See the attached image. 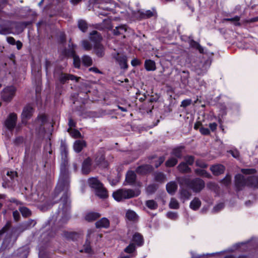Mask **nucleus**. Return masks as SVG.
Masks as SVG:
<instances>
[{
	"label": "nucleus",
	"instance_id": "f257e3e1",
	"mask_svg": "<svg viewBox=\"0 0 258 258\" xmlns=\"http://www.w3.org/2000/svg\"><path fill=\"white\" fill-rule=\"evenodd\" d=\"M69 167L68 158H61L60 165L59 177L55 187L53 197V199H55L61 192H63V195L60 200L62 203L61 209L64 213L68 212L70 205L69 200L70 193L69 192L70 173Z\"/></svg>",
	"mask_w": 258,
	"mask_h": 258
},
{
	"label": "nucleus",
	"instance_id": "f03ea898",
	"mask_svg": "<svg viewBox=\"0 0 258 258\" xmlns=\"http://www.w3.org/2000/svg\"><path fill=\"white\" fill-rule=\"evenodd\" d=\"M141 191L139 189L121 188L114 191L112 197L115 201L120 202L125 199L138 197Z\"/></svg>",
	"mask_w": 258,
	"mask_h": 258
},
{
	"label": "nucleus",
	"instance_id": "7ed1b4c3",
	"mask_svg": "<svg viewBox=\"0 0 258 258\" xmlns=\"http://www.w3.org/2000/svg\"><path fill=\"white\" fill-rule=\"evenodd\" d=\"M54 77L57 79L61 84L67 83L69 80L78 81V79L72 74L63 73L60 67H56L53 73Z\"/></svg>",
	"mask_w": 258,
	"mask_h": 258
},
{
	"label": "nucleus",
	"instance_id": "20e7f679",
	"mask_svg": "<svg viewBox=\"0 0 258 258\" xmlns=\"http://www.w3.org/2000/svg\"><path fill=\"white\" fill-rule=\"evenodd\" d=\"M47 122V116L45 114H39L34 122L36 132L39 135H44L45 133L44 125Z\"/></svg>",
	"mask_w": 258,
	"mask_h": 258
},
{
	"label": "nucleus",
	"instance_id": "39448f33",
	"mask_svg": "<svg viewBox=\"0 0 258 258\" xmlns=\"http://www.w3.org/2000/svg\"><path fill=\"white\" fill-rule=\"evenodd\" d=\"M186 184L195 192H200L205 186L204 181L200 178L188 180Z\"/></svg>",
	"mask_w": 258,
	"mask_h": 258
},
{
	"label": "nucleus",
	"instance_id": "423d86ee",
	"mask_svg": "<svg viewBox=\"0 0 258 258\" xmlns=\"http://www.w3.org/2000/svg\"><path fill=\"white\" fill-rule=\"evenodd\" d=\"M11 226V222H7L6 225L0 230V240L5 234V238L3 241V244L8 246L11 241L12 238V233H9L8 231L10 229Z\"/></svg>",
	"mask_w": 258,
	"mask_h": 258
},
{
	"label": "nucleus",
	"instance_id": "0eeeda50",
	"mask_svg": "<svg viewBox=\"0 0 258 258\" xmlns=\"http://www.w3.org/2000/svg\"><path fill=\"white\" fill-rule=\"evenodd\" d=\"M34 110L35 109L31 104H27L23 108L21 115L22 123L25 124L27 123L28 120L32 116Z\"/></svg>",
	"mask_w": 258,
	"mask_h": 258
},
{
	"label": "nucleus",
	"instance_id": "6e6552de",
	"mask_svg": "<svg viewBox=\"0 0 258 258\" xmlns=\"http://www.w3.org/2000/svg\"><path fill=\"white\" fill-rule=\"evenodd\" d=\"M16 88L14 86H9L5 88L2 92V97L5 101H10L15 95Z\"/></svg>",
	"mask_w": 258,
	"mask_h": 258
},
{
	"label": "nucleus",
	"instance_id": "1a4fd4ad",
	"mask_svg": "<svg viewBox=\"0 0 258 258\" xmlns=\"http://www.w3.org/2000/svg\"><path fill=\"white\" fill-rule=\"evenodd\" d=\"M17 120V115L15 113H11L5 121V125L9 131H12L15 127Z\"/></svg>",
	"mask_w": 258,
	"mask_h": 258
},
{
	"label": "nucleus",
	"instance_id": "9d476101",
	"mask_svg": "<svg viewBox=\"0 0 258 258\" xmlns=\"http://www.w3.org/2000/svg\"><path fill=\"white\" fill-rule=\"evenodd\" d=\"M113 58L119 64L121 69H127L128 65L127 64V56L125 55L116 53L114 54Z\"/></svg>",
	"mask_w": 258,
	"mask_h": 258
},
{
	"label": "nucleus",
	"instance_id": "9b49d317",
	"mask_svg": "<svg viewBox=\"0 0 258 258\" xmlns=\"http://www.w3.org/2000/svg\"><path fill=\"white\" fill-rule=\"evenodd\" d=\"M235 185L237 191H240L247 185L246 178L240 174L236 175L235 176Z\"/></svg>",
	"mask_w": 258,
	"mask_h": 258
},
{
	"label": "nucleus",
	"instance_id": "f8f14e48",
	"mask_svg": "<svg viewBox=\"0 0 258 258\" xmlns=\"http://www.w3.org/2000/svg\"><path fill=\"white\" fill-rule=\"evenodd\" d=\"M138 13L139 17L142 19H148L157 16V12L154 8L151 10H139Z\"/></svg>",
	"mask_w": 258,
	"mask_h": 258
},
{
	"label": "nucleus",
	"instance_id": "ddd939ff",
	"mask_svg": "<svg viewBox=\"0 0 258 258\" xmlns=\"http://www.w3.org/2000/svg\"><path fill=\"white\" fill-rule=\"evenodd\" d=\"M153 170V167L149 164H144L138 166L136 169V172L141 175H146L151 172Z\"/></svg>",
	"mask_w": 258,
	"mask_h": 258
},
{
	"label": "nucleus",
	"instance_id": "4468645a",
	"mask_svg": "<svg viewBox=\"0 0 258 258\" xmlns=\"http://www.w3.org/2000/svg\"><path fill=\"white\" fill-rule=\"evenodd\" d=\"M94 52L99 57H102L105 54V48L101 43L94 44Z\"/></svg>",
	"mask_w": 258,
	"mask_h": 258
},
{
	"label": "nucleus",
	"instance_id": "2eb2a0df",
	"mask_svg": "<svg viewBox=\"0 0 258 258\" xmlns=\"http://www.w3.org/2000/svg\"><path fill=\"white\" fill-rule=\"evenodd\" d=\"M179 198L183 203L189 200L191 196L190 191L184 187H181L179 189Z\"/></svg>",
	"mask_w": 258,
	"mask_h": 258
},
{
	"label": "nucleus",
	"instance_id": "dca6fc26",
	"mask_svg": "<svg viewBox=\"0 0 258 258\" xmlns=\"http://www.w3.org/2000/svg\"><path fill=\"white\" fill-rule=\"evenodd\" d=\"M211 63V61L209 60H207L204 62H201L199 68L196 69L197 73L199 75H203L205 74L207 69L210 67Z\"/></svg>",
	"mask_w": 258,
	"mask_h": 258
},
{
	"label": "nucleus",
	"instance_id": "f3484780",
	"mask_svg": "<svg viewBox=\"0 0 258 258\" xmlns=\"http://www.w3.org/2000/svg\"><path fill=\"white\" fill-rule=\"evenodd\" d=\"M247 186L253 188H258V177L256 176H250L246 178Z\"/></svg>",
	"mask_w": 258,
	"mask_h": 258
},
{
	"label": "nucleus",
	"instance_id": "a211bd4d",
	"mask_svg": "<svg viewBox=\"0 0 258 258\" xmlns=\"http://www.w3.org/2000/svg\"><path fill=\"white\" fill-rule=\"evenodd\" d=\"M137 175L133 171H128L125 175V181L130 185L134 184L136 181Z\"/></svg>",
	"mask_w": 258,
	"mask_h": 258
},
{
	"label": "nucleus",
	"instance_id": "6ab92c4d",
	"mask_svg": "<svg viewBox=\"0 0 258 258\" xmlns=\"http://www.w3.org/2000/svg\"><path fill=\"white\" fill-rule=\"evenodd\" d=\"M210 170L215 175H219L224 173L225 167L221 164L212 165Z\"/></svg>",
	"mask_w": 258,
	"mask_h": 258
},
{
	"label": "nucleus",
	"instance_id": "aec40b11",
	"mask_svg": "<svg viewBox=\"0 0 258 258\" xmlns=\"http://www.w3.org/2000/svg\"><path fill=\"white\" fill-rule=\"evenodd\" d=\"M127 30V26L125 25H121L116 26L115 29L113 30V33L114 35H122L123 37H125L124 33Z\"/></svg>",
	"mask_w": 258,
	"mask_h": 258
},
{
	"label": "nucleus",
	"instance_id": "412c9836",
	"mask_svg": "<svg viewBox=\"0 0 258 258\" xmlns=\"http://www.w3.org/2000/svg\"><path fill=\"white\" fill-rule=\"evenodd\" d=\"M91 159L87 158L83 162L82 171L83 174H87L91 171Z\"/></svg>",
	"mask_w": 258,
	"mask_h": 258
},
{
	"label": "nucleus",
	"instance_id": "4be33fe9",
	"mask_svg": "<svg viewBox=\"0 0 258 258\" xmlns=\"http://www.w3.org/2000/svg\"><path fill=\"white\" fill-rule=\"evenodd\" d=\"M189 44L191 47L198 50L200 53H204V49L199 43L193 40L191 36L189 37Z\"/></svg>",
	"mask_w": 258,
	"mask_h": 258
},
{
	"label": "nucleus",
	"instance_id": "5701e85b",
	"mask_svg": "<svg viewBox=\"0 0 258 258\" xmlns=\"http://www.w3.org/2000/svg\"><path fill=\"white\" fill-rule=\"evenodd\" d=\"M86 145L84 140H77L74 144L73 148L76 152L80 153Z\"/></svg>",
	"mask_w": 258,
	"mask_h": 258
},
{
	"label": "nucleus",
	"instance_id": "b1692460",
	"mask_svg": "<svg viewBox=\"0 0 258 258\" xmlns=\"http://www.w3.org/2000/svg\"><path fill=\"white\" fill-rule=\"evenodd\" d=\"M90 39L94 44L101 42L102 38L98 32L96 30H94L90 33Z\"/></svg>",
	"mask_w": 258,
	"mask_h": 258
},
{
	"label": "nucleus",
	"instance_id": "393cba45",
	"mask_svg": "<svg viewBox=\"0 0 258 258\" xmlns=\"http://www.w3.org/2000/svg\"><path fill=\"white\" fill-rule=\"evenodd\" d=\"M88 184L91 188L95 189V191L98 188L101 187L102 185H103L97 178L94 177L88 179Z\"/></svg>",
	"mask_w": 258,
	"mask_h": 258
},
{
	"label": "nucleus",
	"instance_id": "a878e982",
	"mask_svg": "<svg viewBox=\"0 0 258 258\" xmlns=\"http://www.w3.org/2000/svg\"><path fill=\"white\" fill-rule=\"evenodd\" d=\"M91 233V230H88V234L87 235V239L83 246V249L80 250L81 252H85L86 253H90L92 251V249L90 246V235Z\"/></svg>",
	"mask_w": 258,
	"mask_h": 258
},
{
	"label": "nucleus",
	"instance_id": "bb28decb",
	"mask_svg": "<svg viewBox=\"0 0 258 258\" xmlns=\"http://www.w3.org/2000/svg\"><path fill=\"white\" fill-rule=\"evenodd\" d=\"M109 221L106 218H102L100 220L97 221L95 223L96 227L97 228H107L109 227Z\"/></svg>",
	"mask_w": 258,
	"mask_h": 258
},
{
	"label": "nucleus",
	"instance_id": "cd10ccee",
	"mask_svg": "<svg viewBox=\"0 0 258 258\" xmlns=\"http://www.w3.org/2000/svg\"><path fill=\"white\" fill-rule=\"evenodd\" d=\"M177 184L175 181L168 182L166 186V190L168 194L173 195L177 189Z\"/></svg>",
	"mask_w": 258,
	"mask_h": 258
},
{
	"label": "nucleus",
	"instance_id": "c85d7f7f",
	"mask_svg": "<svg viewBox=\"0 0 258 258\" xmlns=\"http://www.w3.org/2000/svg\"><path fill=\"white\" fill-rule=\"evenodd\" d=\"M77 47V45L73 43H70L69 44V48L64 50V53L66 55L69 57H73L76 55L75 49Z\"/></svg>",
	"mask_w": 258,
	"mask_h": 258
},
{
	"label": "nucleus",
	"instance_id": "c756f323",
	"mask_svg": "<svg viewBox=\"0 0 258 258\" xmlns=\"http://www.w3.org/2000/svg\"><path fill=\"white\" fill-rule=\"evenodd\" d=\"M60 151L61 158H68V148L66 142L61 141L60 146Z\"/></svg>",
	"mask_w": 258,
	"mask_h": 258
},
{
	"label": "nucleus",
	"instance_id": "7c9ffc66",
	"mask_svg": "<svg viewBox=\"0 0 258 258\" xmlns=\"http://www.w3.org/2000/svg\"><path fill=\"white\" fill-rule=\"evenodd\" d=\"M96 195L101 199H105L108 197V194L107 190L103 186V185H102V187L100 188H98L95 190Z\"/></svg>",
	"mask_w": 258,
	"mask_h": 258
},
{
	"label": "nucleus",
	"instance_id": "2f4dec72",
	"mask_svg": "<svg viewBox=\"0 0 258 258\" xmlns=\"http://www.w3.org/2000/svg\"><path fill=\"white\" fill-rule=\"evenodd\" d=\"M201 206V202L198 198L195 197L190 203L189 207L193 210H197Z\"/></svg>",
	"mask_w": 258,
	"mask_h": 258
},
{
	"label": "nucleus",
	"instance_id": "473e14b6",
	"mask_svg": "<svg viewBox=\"0 0 258 258\" xmlns=\"http://www.w3.org/2000/svg\"><path fill=\"white\" fill-rule=\"evenodd\" d=\"M145 68L148 71H153L156 70V64L154 61L148 59L145 62Z\"/></svg>",
	"mask_w": 258,
	"mask_h": 258
},
{
	"label": "nucleus",
	"instance_id": "72a5a7b5",
	"mask_svg": "<svg viewBox=\"0 0 258 258\" xmlns=\"http://www.w3.org/2000/svg\"><path fill=\"white\" fill-rule=\"evenodd\" d=\"M178 170L182 173H189L191 169L185 162L180 163L177 166Z\"/></svg>",
	"mask_w": 258,
	"mask_h": 258
},
{
	"label": "nucleus",
	"instance_id": "f704fd0d",
	"mask_svg": "<svg viewBox=\"0 0 258 258\" xmlns=\"http://www.w3.org/2000/svg\"><path fill=\"white\" fill-rule=\"evenodd\" d=\"M78 26L79 29L83 32H86L88 28L87 22L83 19H80L78 20Z\"/></svg>",
	"mask_w": 258,
	"mask_h": 258
},
{
	"label": "nucleus",
	"instance_id": "c9c22d12",
	"mask_svg": "<svg viewBox=\"0 0 258 258\" xmlns=\"http://www.w3.org/2000/svg\"><path fill=\"white\" fill-rule=\"evenodd\" d=\"M100 214L96 212H90L85 216V219L88 221H92L100 217Z\"/></svg>",
	"mask_w": 258,
	"mask_h": 258
},
{
	"label": "nucleus",
	"instance_id": "e433bc0d",
	"mask_svg": "<svg viewBox=\"0 0 258 258\" xmlns=\"http://www.w3.org/2000/svg\"><path fill=\"white\" fill-rule=\"evenodd\" d=\"M133 240L138 246H141L143 244V237L140 234L138 233H136L134 235L133 237Z\"/></svg>",
	"mask_w": 258,
	"mask_h": 258
},
{
	"label": "nucleus",
	"instance_id": "4c0bfd02",
	"mask_svg": "<svg viewBox=\"0 0 258 258\" xmlns=\"http://www.w3.org/2000/svg\"><path fill=\"white\" fill-rule=\"evenodd\" d=\"M154 179L156 181L162 183L165 181L166 176L162 172H156L154 174Z\"/></svg>",
	"mask_w": 258,
	"mask_h": 258
},
{
	"label": "nucleus",
	"instance_id": "58836bf2",
	"mask_svg": "<svg viewBox=\"0 0 258 258\" xmlns=\"http://www.w3.org/2000/svg\"><path fill=\"white\" fill-rule=\"evenodd\" d=\"M182 149L181 147L174 148L172 150L171 154L173 157L178 158H181L182 157Z\"/></svg>",
	"mask_w": 258,
	"mask_h": 258
},
{
	"label": "nucleus",
	"instance_id": "ea45409f",
	"mask_svg": "<svg viewBox=\"0 0 258 258\" xmlns=\"http://www.w3.org/2000/svg\"><path fill=\"white\" fill-rule=\"evenodd\" d=\"M12 28H15L17 32H21L23 30L24 23L13 22L11 23Z\"/></svg>",
	"mask_w": 258,
	"mask_h": 258
},
{
	"label": "nucleus",
	"instance_id": "a19ab883",
	"mask_svg": "<svg viewBox=\"0 0 258 258\" xmlns=\"http://www.w3.org/2000/svg\"><path fill=\"white\" fill-rule=\"evenodd\" d=\"M177 162L178 160L176 158L171 157L166 161L165 166L167 167H172L176 165Z\"/></svg>",
	"mask_w": 258,
	"mask_h": 258
},
{
	"label": "nucleus",
	"instance_id": "79ce46f5",
	"mask_svg": "<svg viewBox=\"0 0 258 258\" xmlns=\"http://www.w3.org/2000/svg\"><path fill=\"white\" fill-rule=\"evenodd\" d=\"M82 61L84 65L88 67L91 66L93 63L92 58L88 55H83L82 57Z\"/></svg>",
	"mask_w": 258,
	"mask_h": 258
},
{
	"label": "nucleus",
	"instance_id": "37998d69",
	"mask_svg": "<svg viewBox=\"0 0 258 258\" xmlns=\"http://www.w3.org/2000/svg\"><path fill=\"white\" fill-rule=\"evenodd\" d=\"M195 172L197 175L203 176L208 178H211L212 177L211 175L204 169H196Z\"/></svg>",
	"mask_w": 258,
	"mask_h": 258
},
{
	"label": "nucleus",
	"instance_id": "c03bdc74",
	"mask_svg": "<svg viewBox=\"0 0 258 258\" xmlns=\"http://www.w3.org/2000/svg\"><path fill=\"white\" fill-rule=\"evenodd\" d=\"M240 19V17L238 16H236L233 18H226L224 19L225 21L231 22L233 23L235 26H239L241 25L240 23L239 22V20Z\"/></svg>",
	"mask_w": 258,
	"mask_h": 258
},
{
	"label": "nucleus",
	"instance_id": "a18cd8bd",
	"mask_svg": "<svg viewBox=\"0 0 258 258\" xmlns=\"http://www.w3.org/2000/svg\"><path fill=\"white\" fill-rule=\"evenodd\" d=\"M146 206L151 210H156L158 208V204L153 200H148L145 203Z\"/></svg>",
	"mask_w": 258,
	"mask_h": 258
},
{
	"label": "nucleus",
	"instance_id": "49530a36",
	"mask_svg": "<svg viewBox=\"0 0 258 258\" xmlns=\"http://www.w3.org/2000/svg\"><path fill=\"white\" fill-rule=\"evenodd\" d=\"M169 207L170 209H178L179 208V204L176 199L174 198L171 199L169 204Z\"/></svg>",
	"mask_w": 258,
	"mask_h": 258
},
{
	"label": "nucleus",
	"instance_id": "de8ad7c7",
	"mask_svg": "<svg viewBox=\"0 0 258 258\" xmlns=\"http://www.w3.org/2000/svg\"><path fill=\"white\" fill-rule=\"evenodd\" d=\"M81 44L83 49L86 51H89L92 48V44L88 40H83L81 41Z\"/></svg>",
	"mask_w": 258,
	"mask_h": 258
},
{
	"label": "nucleus",
	"instance_id": "09e8293b",
	"mask_svg": "<svg viewBox=\"0 0 258 258\" xmlns=\"http://www.w3.org/2000/svg\"><path fill=\"white\" fill-rule=\"evenodd\" d=\"M126 218L131 221H135L137 218V215L136 213L132 210H128L126 213Z\"/></svg>",
	"mask_w": 258,
	"mask_h": 258
},
{
	"label": "nucleus",
	"instance_id": "8fccbe9b",
	"mask_svg": "<svg viewBox=\"0 0 258 258\" xmlns=\"http://www.w3.org/2000/svg\"><path fill=\"white\" fill-rule=\"evenodd\" d=\"M20 211L21 212L22 215L24 217H28L31 214V211L27 208L25 207H21L20 209Z\"/></svg>",
	"mask_w": 258,
	"mask_h": 258
},
{
	"label": "nucleus",
	"instance_id": "3c124183",
	"mask_svg": "<svg viewBox=\"0 0 258 258\" xmlns=\"http://www.w3.org/2000/svg\"><path fill=\"white\" fill-rule=\"evenodd\" d=\"M73 58V63L75 68H79L81 65V60L77 55L72 57Z\"/></svg>",
	"mask_w": 258,
	"mask_h": 258
},
{
	"label": "nucleus",
	"instance_id": "603ef678",
	"mask_svg": "<svg viewBox=\"0 0 258 258\" xmlns=\"http://www.w3.org/2000/svg\"><path fill=\"white\" fill-rule=\"evenodd\" d=\"M231 180V177L229 174H227L226 176L222 180L221 182L225 186H228Z\"/></svg>",
	"mask_w": 258,
	"mask_h": 258
},
{
	"label": "nucleus",
	"instance_id": "864d4df0",
	"mask_svg": "<svg viewBox=\"0 0 258 258\" xmlns=\"http://www.w3.org/2000/svg\"><path fill=\"white\" fill-rule=\"evenodd\" d=\"M184 160L187 165H192L194 163L195 158L192 156L187 155L184 157Z\"/></svg>",
	"mask_w": 258,
	"mask_h": 258
},
{
	"label": "nucleus",
	"instance_id": "5fc2aeb1",
	"mask_svg": "<svg viewBox=\"0 0 258 258\" xmlns=\"http://www.w3.org/2000/svg\"><path fill=\"white\" fill-rule=\"evenodd\" d=\"M135 244L131 243L124 249V251L126 253H132L135 250Z\"/></svg>",
	"mask_w": 258,
	"mask_h": 258
},
{
	"label": "nucleus",
	"instance_id": "6e6d98bb",
	"mask_svg": "<svg viewBox=\"0 0 258 258\" xmlns=\"http://www.w3.org/2000/svg\"><path fill=\"white\" fill-rule=\"evenodd\" d=\"M24 138L22 136L17 137L14 140V143L16 146H19L23 143Z\"/></svg>",
	"mask_w": 258,
	"mask_h": 258
},
{
	"label": "nucleus",
	"instance_id": "4d7b16f0",
	"mask_svg": "<svg viewBox=\"0 0 258 258\" xmlns=\"http://www.w3.org/2000/svg\"><path fill=\"white\" fill-rule=\"evenodd\" d=\"M77 235V233L75 232H65L64 236L68 239L74 240L75 237Z\"/></svg>",
	"mask_w": 258,
	"mask_h": 258
},
{
	"label": "nucleus",
	"instance_id": "13d9d810",
	"mask_svg": "<svg viewBox=\"0 0 258 258\" xmlns=\"http://www.w3.org/2000/svg\"><path fill=\"white\" fill-rule=\"evenodd\" d=\"M241 171L244 174H253L256 172V170L253 168L242 169Z\"/></svg>",
	"mask_w": 258,
	"mask_h": 258
},
{
	"label": "nucleus",
	"instance_id": "bf43d9fd",
	"mask_svg": "<svg viewBox=\"0 0 258 258\" xmlns=\"http://www.w3.org/2000/svg\"><path fill=\"white\" fill-rule=\"evenodd\" d=\"M6 174L7 176H9L12 180L14 179L18 176L17 172L14 171H8Z\"/></svg>",
	"mask_w": 258,
	"mask_h": 258
},
{
	"label": "nucleus",
	"instance_id": "052dcab7",
	"mask_svg": "<svg viewBox=\"0 0 258 258\" xmlns=\"http://www.w3.org/2000/svg\"><path fill=\"white\" fill-rule=\"evenodd\" d=\"M167 216L171 219L175 220L177 218L178 215L176 212H169L167 213Z\"/></svg>",
	"mask_w": 258,
	"mask_h": 258
},
{
	"label": "nucleus",
	"instance_id": "680f3d73",
	"mask_svg": "<svg viewBox=\"0 0 258 258\" xmlns=\"http://www.w3.org/2000/svg\"><path fill=\"white\" fill-rule=\"evenodd\" d=\"M224 207V205L223 203H220L216 206H215L213 209V212H218L222 209Z\"/></svg>",
	"mask_w": 258,
	"mask_h": 258
},
{
	"label": "nucleus",
	"instance_id": "e2e57ef3",
	"mask_svg": "<svg viewBox=\"0 0 258 258\" xmlns=\"http://www.w3.org/2000/svg\"><path fill=\"white\" fill-rule=\"evenodd\" d=\"M165 159V158L164 156L160 157L158 158V160L155 163V167L158 168V167H159L161 165V164H162L163 163Z\"/></svg>",
	"mask_w": 258,
	"mask_h": 258
},
{
	"label": "nucleus",
	"instance_id": "0e129e2a",
	"mask_svg": "<svg viewBox=\"0 0 258 258\" xmlns=\"http://www.w3.org/2000/svg\"><path fill=\"white\" fill-rule=\"evenodd\" d=\"M183 4L187 6L189 10L191 11V12L194 11V8L193 6L191 5V1L190 0H182Z\"/></svg>",
	"mask_w": 258,
	"mask_h": 258
},
{
	"label": "nucleus",
	"instance_id": "69168bd1",
	"mask_svg": "<svg viewBox=\"0 0 258 258\" xmlns=\"http://www.w3.org/2000/svg\"><path fill=\"white\" fill-rule=\"evenodd\" d=\"M156 190V187L155 184H151L148 186L147 188V190L148 192L150 194H152Z\"/></svg>",
	"mask_w": 258,
	"mask_h": 258
},
{
	"label": "nucleus",
	"instance_id": "338daca9",
	"mask_svg": "<svg viewBox=\"0 0 258 258\" xmlns=\"http://www.w3.org/2000/svg\"><path fill=\"white\" fill-rule=\"evenodd\" d=\"M191 99H185V100H183L182 102H181V107H186L189 105H190L191 103Z\"/></svg>",
	"mask_w": 258,
	"mask_h": 258
},
{
	"label": "nucleus",
	"instance_id": "774afa93",
	"mask_svg": "<svg viewBox=\"0 0 258 258\" xmlns=\"http://www.w3.org/2000/svg\"><path fill=\"white\" fill-rule=\"evenodd\" d=\"M95 161L97 164H100L105 161V157L103 155H101L100 156H97L96 158Z\"/></svg>",
	"mask_w": 258,
	"mask_h": 258
}]
</instances>
